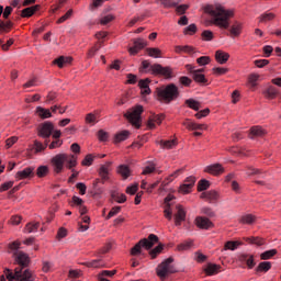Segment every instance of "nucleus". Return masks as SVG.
I'll list each match as a JSON object with an SVG mask.
<instances>
[{
	"instance_id": "cd10ccee",
	"label": "nucleus",
	"mask_w": 281,
	"mask_h": 281,
	"mask_svg": "<svg viewBox=\"0 0 281 281\" xmlns=\"http://www.w3.org/2000/svg\"><path fill=\"white\" fill-rule=\"evenodd\" d=\"M131 137V132L128 130H123L114 135V144H122V142H126Z\"/></svg>"
},
{
	"instance_id": "f704fd0d",
	"label": "nucleus",
	"mask_w": 281,
	"mask_h": 281,
	"mask_svg": "<svg viewBox=\"0 0 281 281\" xmlns=\"http://www.w3.org/2000/svg\"><path fill=\"white\" fill-rule=\"evenodd\" d=\"M192 79L196 82V85H207V78H205V75L201 74V70H195Z\"/></svg>"
},
{
	"instance_id": "69168bd1",
	"label": "nucleus",
	"mask_w": 281,
	"mask_h": 281,
	"mask_svg": "<svg viewBox=\"0 0 281 281\" xmlns=\"http://www.w3.org/2000/svg\"><path fill=\"white\" fill-rule=\"evenodd\" d=\"M9 251H19L21 249V241L14 240L8 245Z\"/></svg>"
},
{
	"instance_id": "72a5a7b5",
	"label": "nucleus",
	"mask_w": 281,
	"mask_h": 281,
	"mask_svg": "<svg viewBox=\"0 0 281 281\" xmlns=\"http://www.w3.org/2000/svg\"><path fill=\"white\" fill-rule=\"evenodd\" d=\"M173 52L176 54H192L194 53V47L190 45H184V46L177 45L173 47Z\"/></svg>"
},
{
	"instance_id": "a878e982",
	"label": "nucleus",
	"mask_w": 281,
	"mask_h": 281,
	"mask_svg": "<svg viewBox=\"0 0 281 281\" xmlns=\"http://www.w3.org/2000/svg\"><path fill=\"white\" fill-rule=\"evenodd\" d=\"M101 180L100 178H95L92 182V196H102L104 194V188L100 187Z\"/></svg>"
},
{
	"instance_id": "5fc2aeb1",
	"label": "nucleus",
	"mask_w": 281,
	"mask_h": 281,
	"mask_svg": "<svg viewBox=\"0 0 281 281\" xmlns=\"http://www.w3.org/2000/svg\"><path fill=\"white\" fill-rule=\"evenodd\" d=\"M196 63L200 67H205V65L212 63V58H210V56H201L196 59Z\"/></svg>"
},
{
	"instance_id": "79ce46f5",
	"label": "nucleus",
	"mask_w": 281,
	"mask_h": 281,
	"mask_svg": "<svg viewBox=\"0 0 281 281\" xmlns=\"http://www.w3.org/2000/svg\"><path fill=\"white\" fill-rule=\"evenodd\" d=\"M271 269V262L270 261H261L258 267L256 268V271L258 273H267Z\"/></svg>"
},
{
	"instance_id": "20e7f679",
	"label": "nucleus",
	"mask_w": 281,
	"mask_h": 281,
	"mask_svg": "<svg viewBox=\"0 0 281 281\" xmlns=\"http://www.w3.org/2000/svg\"><path fill=\"white\" fill-rule=\"evenodd\" d=\"M139 74H150L158 78H164L165 80H172L175 77L172 67L161 66V64H150L149 60H143L140 67L138 68Z\"/></svg>"
},
{
	"instance_id": "a211bd4d",
	"label": "nucleus",
	"mask_w": 281,
	"mask_h": 281,
	"mask_svg": "<svg viewBox=\"0 0 281 281\" xmlns=\"http://www.w3.org/2000/svg\"><path fill=\"white\" fill-rule=\"evenodd\" d=\"M150 82L151 80L149 78L140 79L138 81V88L142 90V95H150V93H153V90H150Z\"/></svg>"
},
{
	"instance_id": "bb28decb",
	"label": "nucleus",
	"mask_w": 281,
	"mask_h": 281,
	"mask_svg": "<svg viewBox=\"0 0 281 281\" xmlns=\"http://www.w3.org/2000/svg\"><path fill=\"white\" fill-rule=\"evenodd\" d=\"M116 172L122 177L123 181H126V179L132 175L131 167H128V165H120L116 168Z\"/></svg>"
},
{
	"instance_id": "4c0bfd02",
	"label": "nucleus",
	"mask_w": 281,
	"mask_h": 281,
	"mask_svg": "<svg viewBox=\"0 0 281 281\" xmlns=\"http://www.w3.org/2000/svg\"><path fill=\"white\" fill-rule=\"evenodd\" d=\"M111 198L113 199V201H115V203H126V194L124 193L112 191Z\"/></svg>"
},
{
	"instance_id": "a18cd8bd",
	"label": "nucleus",
	"mask_w": 281,
	"mask_h": 281,
	"mask_svg": "<svg viewBox=\"0 0 281 281\" xmlns=\"http://www.w3.org/2000/svg\"><path fill=\"white\" fill-rule=\"evenodd\" d=\"M164 251V244H158L154 249L149 250L151 260H155Z\"/></svg>"
},
{
	"instance_id": "dca6fc26",
	"label": "nucleus",
	"mask_w": 281,
	"mask_h": 281,
	"mask_svg": "<svg viewBox=\"0 0 281 281\" xmlns=\"http://www.w3.org/2000/svg\"><path fill=\"white\" fill-rule=\"evenodd\" d=\"M267 130L260 125L251 126L248 133L249 139H256L257 137H265L267 136Z\"/></svg>"
},
{
	"instance_id": "4be33fe9",
	"label": "nucleus",
	"mask_w": 281,
	"mask_h": 281,
	"mask_svg": "<svg viewBox=\"0 0 281 281\" xmlns=\"http://www.w3.org/2000/svg\"><path fill=\"white\" fill-rule=\"evenodd\" d=\"M243 240L248 245H256L257 247H262V245H267V239L258 236L244 237Z\"/></svg>"
},
{
	"instance_id": "a19ab883",
	"label": "nucleus",
	"mask_w": 281,
	"mask_h": 281,
	"mask_svg": "<svg viewBox=\"0 0 281 281\" xmlns=\"http://www.w3.org/2000/svg\"><path fill=\"white\" fill-rule=\"evenodd\" d=\"M273 256H278V249H270L261 252L260 260H271Z\"/></svg>"
},
{
	"instance_id": "b1692460",
	"label": "nucleus",
	"mask_w": 281,
	"mask_h": 281,
	"mask_svg": "<svg viewBox=\"0 0 281 281\" xmlns=\"http://www.w3.org/2000/svg\"><path fill=\"white\" fill-rule=\"evenodd\" d=\"M215 60L218 63V65H226V63L229 60V53L222 49L216 50Z\"/></svg>"
},
{
	"instance_id": "c03bdc74",
	"label": "nucleus",
	"mask_w": 281,
	"mask_h": 281,
	"mask_svg": "<svg viewBox=\"0 0 281 281\" xmlns=\"http://www.w3.org/2000/svg\"><path fill=\"white\" fill-rule=\"evenodd\" d=\"M276 16L277 15L273 12L262 13L259 16V23H269V21H274Z\"/></svg>"
},
{
	"instance_id": "ddd939ff",
	"label": "nucleus",
	"mask_w": 281,
	"mask_h": 281,
	"mask_svg": "<svg viewBox=\"0 0 281 281\" xmlns=\"http://www.w3.org/2000/svg\"><path fill=\"white\" fill-rule=\"evenodd\" d=\"M194 224L198 229H213L214 227L212 221L204 216H196L194 220Z\"/></svg>"
},
{
	"instance_id": "49530a36",
	"label": "nucleus",
	"mask_w": 281,
	"mask_h": 281,
	"mask_svg": "<svg viewBox=\"0 0 281 281\" xmlns=\"http://www.w3.org/2000/svg\"><path fill=\"white\" fill-rule=\"evenodd\" d=\"M47 175H49V167L40 166L36 169V177H38V179H43V178L47 177Z\"/></svg>"
},
{
	"instance_id": "774afa93",
	"label": "nucleus",
	"mask_w": 281,
	"mask_h": 281,
	"mask_svg": "<svg viewBox=\"0 0 281 281\" xmlns=\"http://www.w3.org/2000/svg\"><path fill=\"white\" fill-rule=\"evenodd\" d=\"M63 144V139H53V142L48 145V148L49 150H55L56 148H60Z\"/></svg>"
},
{
	"instance_id": "0e129e2a",
	"label": "nucleus",
	"mask_w": 281,
	"mask_h": 281,
	"mask_svg": "<svg viewBox=\"0 0 281 281\" xmlns=\"http://www.w3.org/2000/svg\"><path fill=\"white\" fill-rule=\"evenodd\" d=\"M164 216L169 221H172V204L165 205Z\"/></svg>"
},
{
	"instance_id": "2f4dec72",
	"label": "nucleus",
	"mask_w": 281,
	"mask_h": 281,
	"mask_svg": "<svg viewBox=\"0 0 281 281\" xmlns=\"http://www.w3.org/2000/svg\"><path fill=\"white\" fill-rule=\"evenodd\" d=\"M12 27H14V23L12 21L0 20V34L10 33L12 31Z\"/></svg>"
},
{
	"instance_id": "9b49d317",
	"label": "nucleus",
	"mask_w": 281,
	"mask_h": 281,
	"mask_svg": "<svg viewBox=\"0 0 281 281\" xmlns=\"http://www.w3.org/2000/svg\"><path fill=\"white\" fill-rule=\"evenodd\" d=\"M111 166H113V162L106 161L104 165H101L99 168V177L102 184H105L109 179H111Z\"/></svg>"
},
{
	"instance_id": "7c9ffc66",
	"label": "nucleus",
	"mask_w": 281,
	"mask_h": 281,
	"mask_svg": "<svg viewBox=\"0 0 281 281\" xmlns=\"http://www.w3.org/2000/svg\"><path fill=\"white\" fill-rule=\"evenodd\" d=\"M243 245L244 244L240 240H228L224 245V251H236V249H238V247H243Z\"/></svg>"
},
{
	"instance_id": "5701e85b",
	"label": "nucleus",
	"mask_w": 281,
	"mask_h": 281,
	"mask_svg": "<svg viewBox=\"0 0 281 281\" xmlns=\"http://www.w3.org/2000/svg\"><path fill=\"white\" fill-rule=\"evenodd\" d=\"M98 117H100V112H99V110H94L93 112L86 114L85 124L94 126L95 124H98Z\"/></svg>"
},
{
	"instance_id": "603ef678",
	"label": "nucleus",
	"mask_w": 281,
	"mask_h": 281,
	"mask_svg": "<svg viewBox=\"0 0 281 281\" xmlns=\"http://www.w3.org/2000/svg\"><path fill=\"white\" fill-rule=\"evenodd\" d=\"M210 188V182L206 179H202L198 182L196 190L198 192H205Z\"/></svg>"
},
{
	"instance_id": "4468645a",
	"label": "nucleus",
	"mask_w": 281,
	"mask_h": 281,
	"mask_svg": "<svg viewBox=\"0 0 281 281\" xmlns=\"http://www.w3.org/2000/svg\"><path fill=\"white\" fill-rule=\"evenodd\" d=\"M176 210H177V213L173 215L175 225L176 227H181V224L186 222V216H187L186 209H183V205L178 204L176 206Z\"/></svg>"
},
{
	"instance_id": "6e6d98bb",
	"label": "nucleus",
	"mask_w": 281,
	"mask_h": 281,
	"mask_svg": "<svg viewBox=\"0 0 281 281\" xmlns=\"http://www.w3.org/2000/svg\"><path fill=\"white\" fill-rule=\"evenodd\" d=\"M210 113H211L210 108H205L204 110L198 111L194 114V117L196 120H203V117H207V115H210Z\"/></svg>"
},
{
	"instance_id": "8fccbe9b",
	"label": "nucleus",
	"mask_w": 281,
	"mask_h": 281,
	"mask_svg": "<svg viewBox=\"0 0 281 281\" xmlns=\"http://www.w3.org/2000/svg\"><path fill=\"white\" fill-rule=\"evenodd\" d=\"M160 146L164 149L170 150V148H175V146H177V139L160 140Z\"/></svg>"
},
{
	"instance_id": "473e14b6",
	"label": "nucleus",
	"mask_w": 281,
	"mask_h": 281,
	"mask_svg": "<svg viewBox=\"0 0 281 281\" xmlns=\"http://www.w3.org/2000/svg\"><path fill=\"white\" fill-rule=\"evenodd\" d=\"M74 58L72 57H65V56H59L58 58L53 60V65H57L59 69H63L67 63H72Z\"/></svg>"
},
{
	"instance_id": "37998d69",
	"label": "nucleus",
	"mask_w": 281,
	"mask_h": 281,
	"mask_svg": "<svg viewBox=\"0 0 281 281\" xmlns=\"http://www.w3.org/2000/svg\"><path fill=\"white\" fill-rule=\"evenodd\" d=\"M146 52L147 56H150V58H161V49L157 47H148Z\"/></svg>"
},
{
	"instance_id": "6ab92c4d",
	"label": "nucleus",
	"mask_w": 281,
	"mask_h": 281,
	"mask_svg": "<svg viewBox=\"0 0 281 281\" xmlns=\"http://www.w3.org/2000/svg\"><path fill=\"white\" fill-rule=\"evenodd\" d=\"M258 221V216L251 214V213H246L239 216L238 223L239 225H254Z\"/></svg>"
},
{
	"instance_id": "052dcab7",
	"label": "nucleus",
	"mask_w": 281,
	"mask_h": 281,
	"mask_svg": "<svg viewBox=\"0 0 281 281\" xmlns=\"http://www.w3.org/2000/svg\"><path fill=\"white\" fill-rule=\"evenodd\" d=\"M201 36H202V41H206V42L214 41V32L210 30L203 31Z\"/></svg>"
},
{
	"instance_id": "39448f33",
	"label": "nucleus",
	"mask_w": 281,
	"mask_h": 281,
	"mask_svg": "<svg viewBox=\"0 0 281 281\" xmlns=\"http://www.w3.org/2000/svg\"><path fill=\"white\" fill-rule=\"evenodd\" d=\"M155 93L156 100L160 102V104H170L175 102V100H179V95H181L179 87L175 83L158 87L156 88Z\"/></svg>"
},
{
	"instance_id": "ea45409f",
	"label": "nucleus",
	"mask_w": 281,
	"mask_h": 281,
	"mask_svg": "<svg viewBox=\"0 0 281 281\" xmlns=\"http://www.w3.org/2000/svg\"><path fill=\"white\" fill-rule=\"evenodd\" d=\"M184 104L188 105L189 109H192V111H199L201 109V102L194 99H187Z\"/></svg>"
},
{
	"instance_id": "680f3d73",
	"label": "nucleus",
	"mask_w": 281,
	"mask_h": 281,
	"mask_svg": "<svg viewBox=\"0 0 281 281\" xmlns=\"http://www.w3.org/2000/svg\"><path fill=\"white\" fill-rule=\"evenodd\" d=\"M58 99V92L49 91L46 95V104H52V102H56Z\"/></svg>"
},
{
	"instance_id": "de8ad7c7",
	"label": "nucleus",
	"mask_w": 281,
	"mask_h": 281,
	"mask_svg": "<svg viewBox=\"0 0 281 281\" xmlns=\"http://www.w3.org/2000/svg\"><path fill=\"white\" fill-rule=\"evenodd\" d=\"M194 245L193 240H187L177 246L178 251H188L189 249H192Z\"/></svg>"
},
{
	"instance_id": "6e6552de",
	"label": "nucleus",
	"mask_w": 281,
	"mask_h": 281,
	"mask_svg": "<svg viewBox=\"0 0 281 281\" xmlns=\"http://www.w3.org/2000/svg\"><path fill=\"white\" fill-rule=\"evenodd\" d=\"M172 262H175V259L172 257H169L157 266L156 274L160 280L164 281L166 280V278H168V276H172V273H177V268L172 266Z\"/></svg>"
},
{
	"instance_id": "4d7b16f0",
	"label": "nucleus",
	"mask_w": 281,
	"mask_h": 281,
	"mask_svg": "<svg viewBox=\"0 0 281 281\" xmlns=\"http://www.w3.org/2000/svg\"><path fill=\"white\" fill-rule=\"evenodd\" d=\"M258 80H260V75H258V74H250L248 76V82H249V85H251V87H257Z\"/></svg>"
},
{
	"instance_id": "3c124183",
	"label": "nucleus",
	"mask_w": 281,
	"mask_h": 281,
	"mask_svg": "<svg viewBox=\"0 0 281 281\" xmlns=\"http://www.w3.org/2000/svg\"><path fill=\"white\" fill-rule=\"evenodd\" d=\"M94 159H95V156L93 154H88L81 160V166H85V167L93 166Z\"/></svg>"
},
{
	"instance_id": "f03ea898",
	"label": "nucleus",
	"mask_w": 281,
	"mask_h": 281,
	"mask_svg": "<svg viewBox=\"0 0 281 281\" xmlns=\"http://www.w3.org/2000/svg\"><path fill=\"white\" fill-rule=\"evenodd\" d=\"M50 166L53 168L54 175H63L66 170H70L72 173L68 178V183H74V180L78 178L80 171L76 170L78 167V156L69 155L67 153L56 154L50 159Z\"/></svg>"
},
{
	"instance_id": "c85d7f7f",
	"label": "nucleus",
	"mask_w": 281,
	"mask_h": 281,
	"mask_svg": "<svg viewBox=\"0 0 281 281\" xmlns=\"http://www.w3.org/2000/svg\"><path fill=\"white\" fill-rule=\"evenodd\" d=\"M279 91L278 88L270 86L268 87L265 91H263V95L266 98V100H276V98H278L279 95Z\"/></svg>"
},
{
	"instance_id": "58836bf2",
	"label": "nucleus",
	"mask_w": 281,
	"mask_h": 281,
	"mask_svg": "<svg viewBox=\"0 0 281 281\" xmlns=\"http://www.w3.org/2000/svg\"><path fill=\"white\" fill-rule=\"evenodd\" d=\"M218 269H221V266L216 263H209L204 269V272L206 273V276H214L218 273Z\"/></svg>"
},
{
	"instance_id": "412c9836",
	"label": "nucleus",
	"mask_w": 281,
	"mask_h": 281,
	"mask_svg": "<svg viewBox=\"0 0 281 281\" xmlns=\"http://www.w3.org/2000/svg\"><path fill=\"white\" fill-rule=\"evenodd\" d=\"M38 10H41V4L27 7L21 11V18L30 19V16H34V14H36V12H38Z\"/></svg>"
},
{
	"instance_id": "c9c22d12",
	"label": "nucleus",
	"mask_w": 281,
	"mask_h": 281,
	"mask_svg": "<svg viewBox=\"0 0 281 281\" xmlns=\"http://www.w3.org/2000/svg\"><path fill=\"white\" fill-rule=\"evenodd\" d=\"M83 267H88L89 269H100L104 267V261L102 259H94L92 261H87L82 263Z\"/></svg>"
},
{
	"instance_id": "423d86ee",
	"label": "nucleus",
	"mask_w": 281,
	"mask_h": 281,
	"mask_svg": "<svg viewBox=\"0 0 281 281\" xmlns=\"http://www.w3.org/2000/svg\"><path fill=\"white\" fill-rule=\"evenodd\" d=\"M159 243V237L155 234H149L147 238L140 239L134 247L131 248V256H139L142 254V247L147 251L153 249L155 245Z\"/></svg>"
},
{
	"instance_id": "bf43d9fd",
	"label": "nucleus",
	"mask_w": 281,
	"mask_h": 281,
	"mask_svg": "<svg viewBox=\"0 0 281 281\" xmlns=\"http://www.w3.org/2000/svg\"><path fill=\"white\" fill-rule=\"evenodd\" d=\"M179 85H181V87H191L192 79H190L188 76H181L179 77Z\"/></svg>"
},
{
	"instance_id": "9d476101",
	"label": "nucleus",
	"mask_w": 281,
	"mask_h": 281,
	"mask_svg": "<svg viewBox=\"0 0 281 281\" xmlns=\"http://www.w3.org/2000/svg\"><path fill=\"white\" fill-rule=\"evenodd\" d=\"M204 172L212 177H221V175H225V167L220 162L212 164L204 168Z\"/></svg>"
},
{
	"instance_id": "1a4fd4ad",
	"label": "nucleus",
	"mask_w": 281,
	"mask_h": 281,
	"mask_svg": "<svg viewBox=\"0 0 281 281\" xmlns=\"http://www.w3.org/2000/svg\"><path fill=\"white\" fill-rule=\"evenodd\" d=\"M52 133H54V123L49 121L41 124L37 130L38 137H43V139H49V137H52Z\"/></svg>"
},
{
	"instance_id": "f3484780",
	"label": "nucleus",
	"mask_w": 281,
	"mask_h": 281,
	"mask_svg": "<svg viewBox=\"0 0 281 281\" xmlns=\"http://www.w3.org/2000/svg\"><path fill=\"white\" fill-rule=\"evenodd\" d=\"M200 199H203V201H209V203H215V201L221 199V195L218 194V191L210 190L202 192L200 194Z\"/></svg>"
},
{
	"instance_id": "f8f14e48",
	"label": "nucleus",
	"mask_w": 281,
	"mask_h": 281,
	"mask_svg": "<svg viewBox=\"0 0 281 281\" xmlns=\"http://www.w3.org/2000/svg\"><path fill=\"white\" fill-rule=\"evenodd\" d=\"M237 262H240L241 265H246L248 269H254L256 267V259L254 255L241 252L237 256Z\"/></svg>"
},
{
	"instance_id": "09e8293b",
	"label": "nucleus",
	"mask_w": 281,
	"mask_h": 281,
	"mask_svg": "<svg viewBox=\"0 0 281 281\" xmlns=\"http://www.w3.org/2000/svg\"><path fill=\"white\" fill-rule=\"evenodd\" d=\"M155 170H157V165L155 162H148V165L144 167L142 175H153Z\"/></svg>"
},
{
	"instance_id": "aec40b11",
	"label": "nucleus",
	"mask_w": 281,
	"mask_h": 281,
	"mask_svg": "<svg viewBox=\"0 0 281 281\" xmlns=\"http://www.w3.org/2000/svg\"><path fill=\"white\" fill-rule=\"evenodd\" d=\"M30 177H34V167H26L15 173V179H18V181H23V179H30Z\"/></svg>"
},
{
	"instance_id": "c756f323",
	"label": "nucleus",
	"mask_w": 281,
	"mask_h": 281,
	"mask_svg": "<svg viewBox=\"0 0 281 281\" xmlns=\"http://www.w3.org/2000/svg\"><path fill=\"white\" fill-rule=\"evenodd\" d=\"M35 114L38 115L41 120H49V117H52V111L43 106H37L35 109Z\"/></svg>"
},
{
	"instance_id": "2eb2a0df",
	"label": "nucleus",
	"mask_w": 281,
	"mask_h": 281,
	"mask_svg": "<svg viewBox=\"0 0 281 281\" xmlns=\"http://www.w3.org/2000/svg\"><path fill=\"white\" fill-rule=\"evenodd\" d=\"M182 126H184L187 131H207V124H199L190 119H186L182 122Z\"/></svg>"
},
{
	"instance_id": "0eeeda50",
	"label": "nucleus",
	"mask_w": 281,
	"mask_h": 281,
	"mask_svg": "<svg viewBox=\"0 0 281 281\" xmlns=\"http://www.w3.org/2000/svg\"><path fill=\"white\" fill-rule=\"evenodd\" d=\"M142 113H144V105L138 104L127 110L124 117H126L127 122L135 128H142Z\"/></svg>"
},
{
	"instance_id": "338daca9",
	"label": "nucleus",
	"mask_w": 281,
	"mask_h": 281,
	"mask_svg": "<svg viewBox=\"0 0 281 281\" xmlns=\"http://www.w3.org/2000/svg\"><path fill=\"white\" fill-rule=\"evenodd\" d=\"M214 76H225L229 71V68L215 67L212 69Z\"/></svg>"
},
{
	"instance_id": "13d9d810",
	"label": "nucleus",
	"mask_w": 281,
	"mask_h": 281,
	"mask_svg": "<svg viewBox=\"0 0 281 281\" xmlns=\"http://www.w3.org/2000/svg\"><path fill=\"white\" fill-rule=\"evenodd\" d=\"M22 87H23V89H30L32 87H38V78L33 77L32 79H30L29 81L23 83Z\"/></svg>"
},
{
	"instance_id": "f257e3e1",
	"label": "nucleus",
	"mask_w": 281,
	"mask_h": 281,
	"mask_svg": "<svg viewBox=\"0 0 281 281\" xmlns=\"http://www.w3.org/2000/svg\"><path fill=\"white\" fill-rule=\"evenodd\" d=\"M14 262L19 265V268L14 269L12 272L11 269H5L4 274L8 281H34V276L32 274V270L27 269L32 263V259L27 252L23 250L15 251L13 254ZM25 269V270H23Z\"/></svg>"
},
{
	"instance_id": "864d4df0",
	"label": "nucleus",
	"mask_w": 281,
	"mask_h": 281,
	"mask_svg": "<svg viewBox=\"0 0 281 281\" xmlns=\"http://www.w3.org/2000/svg\"><path fill=\"white\" fill-rule=\"evenodd\" d=\"M196 32H198L196 24H190L183 30L184 36H194Z\"/></svg>"
},
{
	"instance_id": "e433bc0d",
	"label": "nucleus",
	"mask_w": 281,
	"mask_h": 281,
	"mask_svg": "<svg viewBox=\"0 0 281 281\" xmlns=\"http://www.w3.org/2000/svg\"><path fill=\"white\" fill-rule=\"evenodd\" d=\"M38 227H41V223L30 222L25 225L24 232H26V234H32L34 232H38Z\"/></svg>"
},
{
	"instance_id": "e2e57ef3",
	"label": "nucleus",
	"mask_w": 281,
	"mask_h": 281,
	"mask_svg": "<svg viewBox=\"0 0 281 281\" xmlns=\"http://www.w3.org/2000/svg\"><path fill=\"white\" fill-rule=\"evenodd\" d=\"M192 188L193 187H190V184L183 183L179 187L178 192L180 194H190V192H192Z\"/></svg>"
},
{
	"instance_id": "393cba45",
	"label": "nucleus",
	"mask_w": 281,
	"mask_h": 281,
	"mask_svg": "<svg viewBox=\"0 0 281 281\" xmlns=\"http://www.w3.org/2000/svg\"><path fill=\"white\" fill-rule=\"evenodd\" d=\"M243 34V23L235 22L229 30V37L231 38H238Z\"/></svg>"
},
{
	"instance_id": "7ed1b4c3",
	"label": "nucleus",
	"mask_w": 281,
	"mask_h": 281,
	"mask_svg": "<svg viewBox=\"0 0 281 281\" xmlns=\"http://www.w3.org/2000/svg\"><path fill=\"white\" fill-rule=\"evenodd\" d=\"M204 12L212 16V25L220 30H229V19H234V10H227L222 4H207Z\"/></svg>"
}]
</instances>
